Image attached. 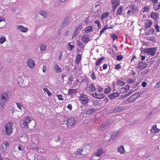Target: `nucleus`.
Returning a JSON list of instances; mask_svg holds the SVG:
<instances>
[{
	"label": "nucleus",
	"mask_w": 160,
	"mask_h": 160,
	"mask_svg": "<svg viewBox=\"0 0 160 160\" xmlns=\"http://www.w3.org/2000/svg\"><path fill=\"white\" fill-rule=\"evenodd\" d=\"M138 68L139 70H142L148 66L146 62L143 61L139 62L138 64Z\"/></svg>",
	"instance_id": "8"
},
{
	"label": "nucleus",
	"mask_w": 160,
	"mask_h": 160,
	"mask_svg": "<svg viewBox=\"0 0 160 160\" xmlns=\"http://www.w3.org/2000/svg\"><path fill=\"white\" fill-rule=\"evenodd\" d=\"M112 88L111 87L108 86V88L105 89L104 93L105 94L109 93L111 91Z\"/></svg>",
	"instance_id": "35"
},
{
	"label": "nucleus",
	"mask_w": 160,
	"mask_h": 160,
	"mask_svg": "<svg viewBox=\"0 0 160 160\" xmlns=\"http://www.w3.org/2000/svg\"><path fill=\"white\" fill-rule=\"evenodd\" d=\"M8 98V94L6 93H3L1 95L0 99V104L2 106H3Z\"/></svg>",
	"instance_id": "3"
},
{
	"label": "nucleus",
	"mask_w": 160,
	"mask_h": 160,
	"mask_svg": "<svg viewBox=\"0 0 160 160\" xmlns=\"http://www.w3.org/2000/svg\"><path fill=\"white\" fill-rule=\"evenodd\" d=\"M31 118L29 117H25L23 120V122L21 124V126L24 128L28 127V124L31 122Z\"/></svg>",
	"instance_id": "4"
},
{
	"label": "nucleus",
	"mask_w": 160,
	"mask_h": 160,
	"mask_svg": "<svg viewBox=\"0 0 160 160\" xmlns=\"http://www.w3.org/2000/svg\"><path fill=\"white\" fill-rule=\"evenodd\" d=\"M47 46L45 44H42L40 46V50L41 52L44 51L47 48Z\"/></svg>",
	"instance_id": "33"
},
{
	"label": "nucleus",
	"mask_w": 160,
	"mask_h": 160,
	"mask_svg": "<svg viewBox=\"0 0 160 160\" xmlns=\"http://www.w3.org/2000/svg\"><path fill=\"white\" fill-rule=\"evenodd\" d=\"M83 151V150L82 149H80V148H79L78 149H77V150L76 151V154H77V155H79V154H80L81 155H82V154L81 153V152Z\"/></svg>",
	"instance_id": "45"
},
{
	"label": "nucleus",
	"mask_w": 160,
	"mask_h": 160,
	"mask_svg": "<svg viewBox=\"0 0 160 160\" xmlns=\"http://www.w3.org/2000/svg\"><path fill=\"white\" fill-rule=\"evenodd\" d=\"M99 102L98 100H96L94 101L93 102V105L95 106L98 105L99 104Z\"/></svg>",
	"instance_id": "59"
},
{
	"label": "nucleus",
	"mask_w": 160,
	"mask_h": 160,
	"mask_svg": "<svg viewBox=\"0 0 160 160\" xmlns=\"http://www.w3.org/2000/svg\"><path fill=\"white\" fill-rule=\"evenodd\" d=\"M134 82V81H133L132 79H129L128 80H127V82L129 84H132Z\"/></svg>",
	"instance_id": "52"
},
{
	"label": "nucleus",
	"mask_w": 160,
	"mask_h": 160,
	"mask_svg": "<svg viewBox=\"0 0 160 160\" xmlns=\"http://www.w3.org/2000/svg\"><path fill=\"white\" fill-rule=\"evenodd\" d=\"M47 68L46 66L45 65H43V68H42L43 72H45L47 71Z\"/></svg>",
	"instance_id": "57"
},
{
	"label": "nucleus",
	"mask_w": 160,
	"mask_h": 160,
	"mask_svg": "<svg viewBox=\"0 0 160 160\" xmlns=\"http://www.w3.org/2000/svg\"><path fill=\"white\" fill-rule=\"evenodd\" d=\"M70 22L71 20L70 17L69 16H67L63 20L61 25V27L62 28L65 27L69 25Z\"/></svg>",
	"instance_id": "6"
},
{
	"label": "nucleus",
	"mask_w": 160,
	"mask_h": 160,
	"mask_svg": "<svg viewBox=\"0 0 160 160\" xmlns=\"http://www.w3.org/2000/svg\"><path fill=\"white\" fill-rule=\"evenodd\" d=\"M78 32H79L78 31V30L76 29L73 32V36H74V37H75L76 35H77L78 34Z\"/></svg>",
	"instance_id": "56"
},
{
	"label": "nucleus",
	"mask_w": 160,
	"mask_h": 160,
	"mask_svg": "<svg viewBox=\"0 0 160 160\" xmlns=\"http://www.w3.org/2000/svg\"><path fill=\"white\" fill-rule=\"evenodd\" d=\"M119 133L118 132H117L114 133L113 134L111 135V138L109 139V141H110V139L111 138L114 139L118 135Z\"/></svg>",
	"instance_id": "37"
},
{
	"label": "nucleus",
	"mask_w": 160,
	"mask_h": 160,
	"mask_svg": "<svg viewBox=\"0 0 160 160\" xmlns=\"http://www.w3.org/2000/svg\"><path fill=\"white\" fill-rule=\"evenodd\" d=\"M154 28L156 30L157 32H158L159 31V26L157 24L154 25Z\"/></svg>",
	"instance_id": "51"
},
{
	"label": "nucleus",
	"mask_w": 160,
	"mask_h": 160,
	"mask_svg": "<svg viewBox=\"0 0 160 160\" xmlns=\"http://www.w3.org/2000/svg\"><path fill=\"white\" fill-rule=\"evenodd\" d=\"M104 59V58L103 57H102L99 58L95 63V65L97 66H99L100 65V63H101L103 61Z\"/></svg>",
	"instance_id": "24"
},
{
	"label": "nucleus",
	"mask_w": 160,
	"mask_h": 160,
	"mask_svg": "<svg viewBox=\"0 0 160 160\" xmlns=\"http://www.w3.org/2000/svg\"><path fill=\"white\" fill-rule=\"evenodd\" d=\"M142 87H145L147 85V83L145 82H143L142 83Z\"/></svg>",
	"instance_id": "58"
},
{
	"label": "nucleus",
	"mask_w": 160,
	"mask_h": 160,
	"mask_svg": "<svg viewBox=\"0 0 160 160\" xmlns=\"http://www.w3.org/2000/svg\"><path fill=\"white\" fill-rule=\"evenodd\" d=\"M120 95L119 92H117L113 93H111L108 96V97L111 100L113 99L114 98L118 97Z\"/></svg>",
	"instance_id": "9"
},
{
	"label": "nucleus",
	"mask_w": 160,
	"mask_h": 160,
	"mask_svg": "<svg viewBox=\"0 0 160 160\" xmlns=\"http://www.w3.org/2000/svg\"><path fill=\"white\" fill-rule=\"evenodd\" d=\"M154 29L153 28H152L150 29L149 30L147 31L146 32V34L147 35H149L151 34H152L154 32Z\"/></svg>",
	"instance_id": "30"
},
{
	"label": "nucleus",
	"mask_w": 160,
	"mask_h": 160,
	"mask_svg": "<svg viewBox=\"0 0 160 160\" xmlns=\"http://www.w3.org/2000/svg\"><path fill=\"white\" fill-rule=\"evenodd\" d=\"M57 96L58 97V98L59 100H63L62 95L58 94L57 95Z\"/></svg>",
	"instance_id": "53"
},
{
	"label": "nucleus",
	"mask_w": 160,
	"mask_h": 160,
	"mask_svg": "<svg viewBox=\"0 0 160 160\" xmlns=\"http://www.w3.org/2000/svg\"><path fill=\"white\" fill-rule=\"evenodd\" d=\"M151 17L154 20L155 22L156 21H157V19L158 18L159 13L152 12L151 13Z\"/></svg>",
	"instance_id": "13"
},
{
	"label": "nucleus",
	"mask_w": 160,
	"mask_h": 160,
	"mask_svg": "<svg viewBox=\"0 0 160 160\" xmlns=\"http://www.w3.org/2000/svg\"><path fill=\"white\" fill-rule=\"evenodd\" d=\"M76 92H77L76 89H70L68 91V94L71 95Z\"/></svg>",
	"instance_id": "34"
},
{
	"label": "nucleus",
	"mask_w": 160,
	"mask_h": 160,
	"mask_svg": "<svg viewBox=\"0 0 160 160\" xmlns=\"http://www.w3.org/2000/svg\"><path fill=\"white\" fill-rule=\"evenodd\" d=\"M93 30V27L91 26H88L87 27L84 31L85 32L89 33L91 32Z\"/></svg>",
	"instance_id": "28"
},
{
	"label": "nucleus",
	"mask_w": 160,
	"mask_h": 160,
	"mask_svg": "<svg viewBox=\"0 0 160 160\" xmlns=\"http://www.w3.org/2000/svg\"><path fill=\"white\" fill-rule=\"evenodd\" d=\"M125 108V107L121 106L119 105L118 107L114 108L113 111L115 112H119L124 110Z\"/></svg>",
	"instance_id": "11"
},
{
	"label": "nucleus",
	"mask_w": 160,
	"mask_h": 160,
	"mask_svg": "<svg viewBox=\"0 0 160 160\" xmlns=\"http://www.w3.org/2000/svg\"><path fill=\"white\" fill-rule=\"evenodd\" d=\"M111 37L113 40V41H114L115 40L118 38V36L115 33H114L112 35H111Z\"/></svg>",
	"instance_id": "47"
},
{
	"label": "nucleus",
	"mask_w": 160,
	"mask_h": 160,
	"mask_svg": "<svg viewBox=\"0 0 160 160\" xmlns=\"http://www.w3.org/2000/svg\"><path fill=\"white\" fill-rule=\"evenodd\" d=\"M109 14V13L108 12L102 13L101 16V19L103 20L105 18H107Z\"/></svg>",
	"instance_id": "31"
},
{
	"label": "nucleus",
	"mask_w": 160,
	"mask_h": 160,
	"mask_svg": "<svg viewBox=\"0 0 160 160\" xmlns=\"http://www.w3.org/2000/svg\"><path fill=\"white\" fill-rule=\"evenodd\" d=\"M152 22L150 20H148L146 22L144 23L145 28H150L152 25Z\"/></svg>",
	"instance_id": "20"
},
{
	"label": "nucleus",
	"mask_w": 160,
	"mask_h": 160,
	"mask_svg": "<svg viewBox=\"0 0 160 160\" xmlns=\"http://www.w3.org/2000/svg\"><path fill=\"white\" fill-rule=\"evenodd\" d=\"M132 96L134 98H135V99L136 100V99L138 98L140 96V94L138 93L133 94Z\"/></svg>",
	"instance_id": "49"
},
{
	"label": "nucleus",
	"mask_w": 160,
	"mask_h": 160,
	"mask_svg": "<svg viewBox=\"0 0 160 160\" xmlns=\"http://www.w3.org/2000/svg\"><path fill=\"white\" fill-rule=\"evenodd\" d=\"M157 50L156 48H145L143 49V51L145 53L148 54V55L152 56H154Z\"/></svg>",
	"instance_id": "2"
},
{
	"label": "nucleus",
	"mask_w": 160,
	"mask_h": 160,
	"mask_svg": "<svg viewBox=\"0 0 160 160\" xmlns=\"http://www.w3.org/2000/svg\"><path fill=\"white\" fill-rule=\"evenodd\" d=\"M12 122H9L4 126L5 130L3 129V133L5 134L10 135L12 132Z\"/></svg>",
	"instance_id": "1"
},
{
	"label": "nucleus",
	"mask_w": 160,
	"mask_h": 160,
	"mask_svg": "<svg viewBox=\"0 0 160 160\" xmlns=\"http://www.w3.org/2000/svg\"><path fill=\"white\" fill-rule=\"evenodd\" d=\"M17 28L18 30L23 32H26L28 30V28H27L24 27L22 25H19L17 26Z\"/></svg>",
	"instance_id": "16"
},
{
	"label": "nucleus",
	"mask_w": 160,
	"mask_h": 160,
	"mask_svg": "<svg viewBox=\"0 0 160 160\" xmlns=\"http://www.w3.org/2000/svg\"><path fill=\"white\" fill-rule=\"evenodd\" d=\"M107 29H108L107 24H106L105 25L104 28H102V29L100 31L99 37H100L101 35L103 32Z\"/></svg>",
	"instance_id": "40"
},
{
	"label": "nucleus",
	"mask_w": 160,
	"mask_h": 160,
	"mask_svg": "<svg viewBox=\"0 0 160 160\" xmlns=\"http://www.w3.org/2000/svg\"><path fill=\"white\" fill-rule=\"evenodd\" d=\"M129 8L131 10V12H132L133 13L136 11H138V7L136 6L133 4L130 5L129 7Z\"/></svg>",
	"instance_id": "18"
},
{
	"label": "nucleus",
	"mask_w": 160,
	"mask_h": 160,
	"mask_svg": "<svg viewBox=\"0 0 160 160\" xmlns=\"http://www.w3.org/2000/svg\"><path fill=\"white\" fill-rule=\"evenodd\" d=\"M130 85H127L121 89L120 90V92L122 93H124L127 92L130 89Z\"/></svg>",
	"instance_id": "12"
},
{
	"label": "nucleus",
	"mask_w": 160,
	"mask_h": 160,
	"mask_svg": "<svg viewBox=\"0 0 160 160\" xmlns=\"http://www.w3.org/2000/svg\"><path fill=\"white\" fill-rule=\"evenodd\" d=\"M39 13V14L43 16L44 18H45L47 16V14L46 12L43 10H40Z\"/></svg>",
	"instance_id": "29"
},
{
	"label": "nucleus",
	"mask_w": 160,
	"mask_h": 160,
	"mask_svg": "<svg viewBox=\"0 0 160 160\" xmlns=\"http://www.w3.org/2000/svg\"><path fill=\"white\" fill-rule=\"evenodd\" d=\"M89 90L90 92H93L97 88L95 87L93 83L91 84L90 86L88 87Z\"/></svg>",
	"instance_id": "25"
},
{
	"label": "nucleus",
	"mask_w": 160,
	"mask_h": 160,
	"mask_svg": "<svg viewBox=\"0 0 160 160\" xmlns=\"http://www.w3.org/2000/svg\"><path fill=\"white\" fill-rule=\"evenodd\" d=\"M121 65L119 64H117V65H115V69H118L121 68Z\"/></svg>",
	"instance_id": "54"
},
{
	"label": "nucleus",
	"mask_w": 160,
	"mask_h": 160,
	"mask_svg": "<svg viewBox=\"0 0 160 160\" xmlns=\"http://www.w3.org/2000/svg\"><path fill=\"white\" fill-rule=\"evenodd\" d=\"M118 151L121 154H124L125 152L124 146L123 145H122L120 147L118 148Z\"/></svg>",
	"instance_id": "21"
},
{
	"label": "nucleus",
	"mask_w": 160,
	"mask_h": 160,
	"mask_svg": "<svg viewBox=\"0 0 160 160\" xmlns=\"http://www.w3.org/2000/svg\"><path fill=\"white\" fill-rule=\"evenodd\" d=\"M135 98H134L132 95L127 99V101L128 102H132L135 101Z\"/></svg>",
	"instance_id": "32"
},
{
	"label": "nucleus",
	"mask_w": 160,
	"mask_h": 160,
	"mask_svg": "<svg viewBox=\"0 0 160 160\" xmlns=\"http://www.w3.org/2000/svg\"><path fill=\"white\" fill-rule=\"evenodd\" d=\"M117 85L121 86L124 85L125 83L123 81L120 80H118L117 81Z\"/></svg>",
	"instance_id": "41"
},
{
	"label": "nucleus",
	"mask_w": 160,
	"mask_h": 160,
	"mask_svg": "<svg viewBox=\"0 0 160 160\" xmlns=\"http://www.w3.org/2000/svg\"><path fill=\"white\" fill-rule=\"evenodd\" d=\"M67 108L71 110L72 108V105L70 104H68V105L67 106Z\"/></svg>",
	"instance_id": "60"
},
{
	"label": "nucleus",
	"mask_w": 160,
	"mask_h": 160,
	"mask_svg": "<svg viewBox=\"0 0 160 160\" xmlns=\"http://www.w3.org/2000/svg\"><path fill=\"white\" fill-rule=\"evenodd\" d=\"M77 45L79 46L80 48H84L85 47V46L84 45V44L80 41H79L78 40L77 41Z\"/></svg>",
	"instance_id": "36"
},
{
	"label": "nucleus",
	"mask_w": 160,
	"mask_h": 160,
	"mask_svg": "<svg viewBox=\"0 0 160 160\" xmlns=\"http://www.w3.org/2000/svg\"><path fill=\"white\" fill-rule=\"evenodd\" d=\"M82 39L84 42L87 43L89 41L90 38L87 35H84L82 36Z\"/></svg>",
	"instance_id": "22"
},
{
	"label": "nucleus",
	"mask_w": 160,
	"mask_h": 160,
	"mask_svg": "<svg viewBox=\"0 0 160 160\" xmlns=\"http://www.w3.org/2000/svg\"><path fill=\"white\" fill-rule=\"evenodd\" d=\"M104 152L102 149H98L96 152L94 153L95 156L98 157L101 156L103 153Z\"/></svg>",
	"instance_id": "17"
},
{
	"label": "nucleus",
	"mask_w": 160,
	"mask_h": 160,
	"mask_svg": "<svg viewBox=\"0 0 160 160\" xmlns=\"http://www.w3.org/2000/svg\"><path fill=\"white\" fill-rule=\"evenodd\" d=\"M93 97L98 99H101L104 98L105 95L103 93H102L100 94H98L97 92L92 94Z\"/></svg>",
	"instance_id": "15"
},
{
	"label": "nucleus",
	"mask_w": 160,
	"mask_h": 160,
	"mask_svg": "<svg viewBox=\"0 0 160 160\" xmlns=\"http://www.w3.org/2000/svg\"><path fill=\"white\" fill-rule=\"evenodd\" d=\"M123 58V56L121 54L119 55L117 57V59L118 61L122 60Z\"/></svg>",
	"instance_id": "46"
},
{
	"label": "nucleus",
	"mask_w": 160,
	"mask_h": 160,
	"mask_svg": "<svg viewBox=\"0 0 160 160\" xmlns=\"http://www.w3.org/2000/svg\"><path fill=\"white\" fill-rule=\"evenodd\" d=\"M67 74L65 73H63L62 74V78L63 81L64 80V78L66 76Z\"/></svg>",
	"instance_id": "64"
},
{
	"label": "nucleus",
	"mask_w": 160,
	"mask_h": 160,
	"mask_svg": "<svg viewBox=\"0 0 160 160\" xmlns=\"http://www.w3.org/2000/svg\"><path fill=\"white\" fill-rule=\"evenodd\" d=\"M16 104L17 105L18 107L22 111V104L19 102H16Z\"/></svg>",
	"instance_id": "48"
},
{
	"label": "nucleus",
	"mask_w": 160,
	"mask_h": 160,
	"mask_svg": "<svg viewBox=\"0 0 160 160\" xmlns=\"http://www.w3.org/2000/svg\"><path fill=\"white\" fill-rule=\"evenodd\" d=\"M95 111V109H89L86 111L85 113L87 115H90Z\"/></svg>",
	"instance_id": "27"
},
{
	"label": "nucleus",
	"mask_w": 160,
	"mask_h": 160,
	"mask_svg": "<svg viewBox=\"0 0 160 160\" xmlns=\"http://www.w3.org/2000/svg\"><path fill=\"white\" fill-rule=\"evenodd\" d=\"M147 40L154 43L157 42V39L154 36H150L147 38Z\"/></svg>",
	"instance_id": "23"
},
{
	"label": "nucleus",
	"mask_w": 160,
	"mask_h": 160,
	"mask_svg": "<svg viewBox=\"0 0 160 160\" xmlns=\"http://www.w3.org/2000/svg\"><path fill=\"white\" fill-rule=\"evenodd\" d=\"M80 99L83 104L86 105L88 102V96L86 94H83L80 96Z\"/></svg>",
	"instance_id": "7"
},
{
	"label": "nucleus",
	"mask_w": 160,
	"mask_h": 160,
	"mask_svg": "<svg viewBox=\"0 0 160 160\" xmlns=\"http://www.w3.org/2000/svg\"><path fill=\"white\" fill-rule=\"evenodd\" d=\"M6 40V38L5 37H1L0 38V43L2 44L5 42Z\"/></svg>",
	"instance_id": "43"
},
{
	"label": "nucleus",
	"mask_w": 160,
	"mask_h": 160,
	"mask_svg": "<svg viewBox=\"0 0 160 160\" xmlns=\"http://www.w3.org/2000/svg\"><path fill=\"white\" fill-rule=\"evenodd\" d=\"M108 67V65L107 64H104L102 66L103 69L104 70H105Z\"/></svg>",
	"instance_id": "62"
},
{
	"label": "nucleus",
	"mask_w": 160,
	"mask_h": 160,
	"mask_svg": "<svg viewBox=\"0 0 160 160\" xmlns=\"http://www.w3.org/2000/svg\"><path fill=\"white\" fill-rule=\"evenodd\" d=\"M43 90L44 92H46L47 93L49 97H50L51 96V93L48 88H43Z\"/></svg>",
	"instance_id": "39"
},
{
	"label": "nucleus",
	"mask_w": 160,
	"mask_h": 160,
	"mask_svg": "<svg viewBox=\"0 0 160 160\" xmlns=\"http://www.w3.org/2000/svg\"><path fill=\"white\" fill-rule=\"evenodd\" d=\"M97 91L99 92H102L103 90V88L98 85H97Z\"/></svg>",
	"instance_id": "42"
},
{
	"label": "nucleus",
	"mask_w": 160,
	"mask_h": 160,
	"mask_svg": "<svg viewBox=\"0 0 160 160\" xmlns=\"http://www.w3.org/2000/svg\"><path fill=\"white\" fill-rule=\"evenodd\" d=\"M54 70L57 73H60L62 72L61 68L57 64H56L54 66Z\"/></svg>",
	"instance_id": "19"
},
{
	"label": "nucleus",
	"mask_w": 160,
	"mask_h": 160,
	"mask_svg": "<svg viewBox=\"0 0 160 160\" xmlns=\"http://www.w3.org/2000/svg\"><path fill=\"white\" fill-rule=\"evenodd\" d=\"M62 52H61L60 53H59L58 57V59L59 60H60L61 59V58L62 57Z\"/></svg>",
	"instance_id": "61"
},
{
	"label": "nucleus",
	"mask_w": 160,
	"mask_h": 160,
	"mask_svg": "<svg viewBox=\"0 0 160 160\" xmlns=\"http://www.w3.org/2000/svg\"><path fill=\"white\" fill-rule=\"evenodd\" d=\"M159 130V129L157 128V125H154L152 128L150 129V132L152 134H154L158 133Z\"/></svg>",
	"instance_id": "10"
},
{
	"label": "nucleus",
	"mask_w": 160,
	"mask_h": 160,
	"mask_svg": "<svg viewBox=\"0 0 160 160\" xmlns=\"http://www.w3.org/2000/svg\"><path fill=\"white\" fill-rule=\"evenodd\" d=\"M123 8L120 7H119L117 10V14L118 15H120L121 14V13L123 10Z\"/></svg>",
	"instance_id": "44"
},
{
	"label": "nucleus",
	"mask_w": 160,
	"mask_h": 160,
	"mask_svg": "<svg viewBox=\"0 0 160 160\" xmlns=\"http://www.w3.org/2000/svg\"><path fill=\"white\" fill-rule=\"evenodd\" d=\"M76 121L73 117L70 118L68 119L66 124H67V127L69 126L72 127L75 124Z\"/></svg>",
	"instance_id": "5"
},
{
	"label": "nucleus",
	"mask_w": 160,
	"mask_h": 160,
	"mask_svg": "<svg viewBox=\"0 0 160 160\" xmlns=\"http://www.w3.org/2000/svg\"><path fill=\"white\" fill-rule=\"evenodd\" d=\"M82 56L80 54H78L76 57V61L77 63L79 62L81 60Z\"/></svg>",
	"instance_id": "38"
},
{
	"label": "nucleus",
	"mask_w": 160,
	"mask_h": 160,
	"mask_svg": "<svg viewBox=\"0 0 160 160\" xmlns=\"http://www.w3.org/2000/svg\"><path fill=\"white\" fill-rule=\"evenodd\" d=\"M111 3L112 4V7L115 6L118 7L119 5V3L117 0H112L111 1Z\"/></svg>",
	"instance_id": "26"
},
{
	"label": "nucleus",
	"mask_w": 160,
	"mask_h": 160,
	"mask_svg": "<svg viewBox=\"0 0 160 160\" xmlns=\"http://www.w3.org/2000/svg\"><path fill=\"white\" fill-rule=\"evenodd\" d=\"M27 63L28 67L31 68H33L35 66V62L32 59H28Z\"/></svg>",
	"instance_id": "14"
},
{
	"label": "nucleus",
	"mask_w": 160,
	"mask_h": 160,
	"mask_svg": "<svg viewBox=\"0 0 160 160\" xmlns=\"http://www.w3.org/2000/svg\"><path fill=\"white\" fill-rule=\"evenodd\" d=\"M112 46L113 48H114L116 51H117L118 50V47L115 44H113Z\"/></svg>",
	"instance_id": "63"
},
{
	"label": "nucleus",
	"mask_w": 160,
	"mask_h": 160,
	"mask_svg": "<svg viewBox=\"0 0 160 160\" xmlns=\"http://www.w3.org/2000/svg\"><path fill=\"white\" fill-rule=\"evenodd\" d=\"M91 77L93 80H95L96 78V77L95 75V73L94 72H92V73Z\"/></svg>",
	"instance_id": "55"
},
{
	"label": "nucleus",
	"mask_w": 160,
	"mask_h": 160,
	"mask_svg": "<svg viewBox=\"0 0 160 160\" xmlns=\"http://www.w3.org/2000/svg\"><path fill=\"white\" fill-rule=\"evenodd\" d=\"M71 43L69 42L68 44V48H69L70 50H71L74 48V46L73 45H71Z\"/></svg>",
	"instance_id": "50"
}]
</instances>
